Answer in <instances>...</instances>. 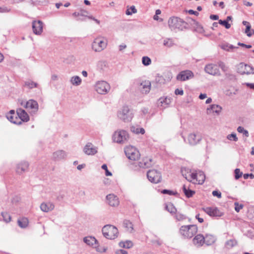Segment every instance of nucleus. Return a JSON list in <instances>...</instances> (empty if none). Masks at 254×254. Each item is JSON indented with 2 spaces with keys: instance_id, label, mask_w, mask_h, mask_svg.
Listing matches in <instances>:
<instances>
[{
  "instance_id": "41",
  "label": "nucleus",
  "mask_w": 254,
  "mask_h": 254,
  "mask_svg": "<svg viewBox=\"0 0 254 254\" xmlns=\"http://www.w3.org/2000/svg\"><path fill=\"white\" fill-rule=\"evenodd\" d=\"M194 27L195 29V30L199 33H202L204 32V30L203 29V28L202 26L198 22L194 21Z\"/></svg>"
},
{
  "instance_id": "26",
  "label": "nucleus",
  "mask_w": 254,
  "mask_h": 254,
  "mask_svg": "<svg viewBox=\"0 0 254 254\" xmlns=\"http://www.w3.org/2000/svg\"><path fill=\"white\" fill-rule=\"evenodd\" d=\"M140 86H142V92L143 93L147 94L149 93L151 87V83L149 81H143L141 83Z\"/></svg>"
},
{
  "instance_id": "1",
  "label": "nucleus",
  "mask_w": 254,
  "mask_h": 254,
  "mask_svg": "<svg viewBox=\"0 0 254 254\" xmlns=\"http://www.w3.org/2000/svg\"><path fill=\"white\" fill-rule=\"evenodd\" d=\"M187 22L178 17L173 16L168 20V26L172 31H183L187 28Z\"/></svg>"
},
{
  "instance_id": "52",
  "label": "nucleus",
  "mask_w": 254,
  "mask_h": 254,
  "mask_svg": "<svg viewBox=\"0 0 254 254\" xmlns=\"http://www.w3.org/2000/svg\"><path fill=\"white\" fill-rule=\"evenodd\" d=\"M234 173H235V178L236 180H238L243 175V173L242 172H241L240 170L238 168H237L235 170Z\"/></svg>"
},
{
  "instance_id": "14",
  "label": "nucleus",
  "mask_w": 254,
  "mask_h": 254,
  "mask_svg": "<svg viewBox=\"0 0 254 254\" xmlns=\"http://www.w3.org/2000/svg\"><path fill=\"white\" fill-rule=\"evenodd\" d=\"M201 135L198 133H190L188 137V143L190 145H195L201 140Z\"/></svg>"
},
{
  "instance_id": "10",
  "label": "nucleus",
  "mask_w": 254,
  "mask_h": 254,
  "mask_svg": "<svg viewBox=\"0 0 254 254\" xmlns=\"http://www.w3.org/2000/svg\"><path fill=\"white\" fill-rule=\"evenodd\" d=\"M21 105L29 111L31 114H36L39 109L37 102L33 99H30L26 103L22 102Z\"/></svg>"
},
{
  "instance_id": "9",
  "label": "nucleus",
  "mask_w": 254,
  "mask_h": 254,
  "mask_svg": "<svg viewBox=\"0 0 254 254\" xmlns=\"http://www.w3.org/2000/svg\"><path fill=\"white\" fill-rule=\"evenodd\" d=\"M147 177L148 180L154 184L160 183L162 180L161 174L156 170H149L147 173Z\"/></svg>"
},
{
  "instance_id": "38",
  "label": "nucleus",
  "mask_w": 254,
  "mask_h": 254,
  "mask_svg": "<svg viewBox=\"0 0 254 254\" xmlns=\"http://www.w3.org/2000/svg\"><path fill=\"white\" fill-rule=\"evenodd\" d=\"M24 85L29 89L38 87V84L32 80H29L24 82Z\"/></svg>"
},
{
  "instance_id": "45",
  "label": "nucleus",
  "mask_w": 254,
  "mask_h": 254,
  "mask_svg": "<svg viewBox=\"0 0 254 254\" xmlns=\"http://www.w3.org/2000/svg\"><path fill=\"white\" fill-rule=\"evenodd\" d=\"M198 184H202L205 181V176L203 172H199L198 173Z\"/></svg>"
},
{
  "instance_id": "2",
  "label": "nucleus",
  "mask_w": 254,
  "mask_h": 254,
  "mask_svg": "<svg viewBox=\"0 0 254 254\" xmlns=\"http://www.w3.org/2000/svg\"><path fill=\"white\" fill-rule=\"evenodd\" d=\"M112 139L114 142L119 144H125L129 139V134L125 130H118L114 133Z\"/></svg>"
},
{
  "instance_id": "58",
  "label": "nucleus",
  "mask_w": 254,
  "mask_h": 254,
  "mask_svg": "<svg viewBox=\"0 0 254 254\" xmlns=\"http://www.w3.org/2000/svg\"><path fill=\"white\" fill-rule=\"evenodd\" d=\"M234 205H235V210L237 212H239L240 210L241 209H242L244 206L243 204H239L238 202H235Z\"/></svg>"
},
{
  "instance_id": "36",
  "label": "nucleus",
  "mask_w": 254,
  "mask_h": 254,
  "mask_svg": "<svg viewBox=\"0 0 254 254\" xmlns=\"http://www.w3.org/2000/svg\"><path fill=\"white\" fill-rule=\"evenodd\" d=\"M130 130L131 132L136 133L139 134L141 133V134H143L145 133V130L142 127H138L132 126L130 127Z\"/></svg>"
},
{
  "instance_id": "64",
  "label": "nucleus",
  "mask_w": 254,
  "mask_h": 254,
  "mask_svg": "<svg viewBox=\"0 0 254 254\" xmlns=\"http://www.w3.org/2000/svg\"><path fill=\"white\" fill-rule=\"evenodd\" d=\"M116 254H127V252L126 250L121 249V250H117L116 252Z\"/></svg>"
},
{
  "instance_id": "62",
  "label": "nucleus",
  "mask_w": 254,
  "mask_h": 254,
  "mask_svg": "<svg viewBox=\"0 0 254 254\" xmlns=\"http://www.w3.org/2000/svg\"><path fill=\"white\" fill-rule=\"evenodd\" d=\"M10 11V9L7 7H0V12L1 13L9 12Z\"/></svg>"
},
{
  "instance_id": "20",
  "label": "nucleus",
  "mask_w": 254,
  "mask_h": 254,
  "mask_svg": "<svg viewBox=\"0 0 254 254\" xmlns=\"http://www.w3.org/2000/svg\"><path fill=\"white\" fill-rule=\"evenodd\" d=\"M29 163L26 161H23L18 163L16 168V171L17 174H21L28 171Z\"/></svg>"
},
{
  "instance_id": "42",
  "label": "nucleus",
  "mask_w": 254,
  "mask_h": 254,
  "mask_svg": "<svg viewBox=\"0 0 254 254\" xmlns=\"http://www.w3.org/2000/svg\"><path fill=\"white\" fill-rule=\"evenodd\" d=\"M237 245V241L235 240L231 239L227 241L225 243L226 247L228 249H231Z\"/></svg>"
},
{
  "instance_id": "53",
  "label": "nucleus",
  "mask_w": 254,
  "mask_h": 254,
  "mask_svg": "<svg viewBox=\"0 0 254 254\" xmlns=\"http://www.w3.org/2000/svg\"><path fill=\"white\" fill-rule=\"evenodd\" d=\"M218 23L224 26L226 29H229L231 27L230 24L228 23L227 20H219Z\"/></svg>"
},
{
  "instance_id": "51",
  "label": "nucleus",
  "mask_w": 254,
  "mask_h": 254,
  "mask_svg": "<svg viewBox=\"0 0 254 254\" xmlns=\"http://www.w3.org/2000/svg\"><path fill=\"white\" fill-rule=\"evenodd\" d=\"M237 131L240 133H243L244 135H245L246 137H248L249 135L248 131L245 129L244 128L242 127H239L237 128Z\"/></svg>"
},
{
  "instance_id": "6",
  "label": "nucleus",
  "mask_w": 254,
  "mask_h": 254,
  "mask_svg": "<svg viewBox=\"0 0 254 254\" xmlns=\"http://www.w3.org/2000/svg\"><path fill=\"white\" fill-rule=\"evenodd\" d=\"M124 151L127 158L132 161L138 160L140 156L139 151L133 146H128L125 148Z\"/></svg>"
},
{
  "instance_id": "24",
  "label": "nucleus",
  "mask_w": 254,
  "mask_h": 254,
  "mask_svg": "<svg viewBox=\"0 0 254 254\" xmlns=\"http://www.w3.org/2000/svg\"><path fill=\"white\" fill-rule=\"evenodd\" d=\"M151 159L147 158L143 159L141 161L138 163V168H147L151 166Z\"/></svg>"
},
{
  "instance_id": "22",
  "label": "nucleus",
  "mask_w": 254,
  "mask_h": 254,
  "mask_svg": "<svg viewBox=\"0 0 254 254\" xmlns=\"http://www.w3.org/2000/svg\"><path fill=\"white\" fill-rule=\"evenodd\" d=\"M55 208L54 204L50 201L43 202L40 205L41 210L44 212L52 211Z\"/></svg>"
},
{
  "instance_id": "44",
  "label": "nucleus",
  "mask_w": 254,
  "mask_h": 254,
  "mask_svg": "<svg viewBox=\"0 0 254 254\" xmlns=\"http://www.w3.org/2000/svg\"><path fill=\"white\" fill-rule=\"evenodd\" d=\"M163 45L165 47L170 48L174 45V43L172 39L170 38H166L163 41Z\"/></svg>"
},
{
  "instance_id": "39",
  "label": "nucleus",
  "mask_w": 254,
  "mask_h": 254,
  "mask_svg": "<svg viewBox=\"0 0 254 254\" xmlns=\"http://www.w3.org/2000/svg\"><path fill=\"white\" fill-rule=\"evenodd\" d=\"M166 209L171 214L176 213L177 209L172 203H168L166 205Z\"/></svg>"
},
{
  "instance_id": "31",
  "label": "nucleus",
  "mask_w": 254,
  "mask_h": 254,
  "mask_svg": "<svg viewBox=\"0 0 254 254\" xmlns=\"http://www.w3.org/2000/svg\"><path fill=\"white\" fill-rule=\"evenodd\" d=\"M83 241L87 245L89 246H93L96 244L97 240L93 237H86L83 239Z\"/></svg>"
},
{
  "instance_id": "18",
  "label": "nucleus",
  "mask_w": 254,
  "mask_h": 254,
  "mask_svg": "<svg viewBox=\"0 0 254 254\" xmlns=\"http://www.w3.org/2000/svg\"><path fill=\"white\" fill-rule=\"evenodd\" d=\"M83 151L86 155H93L97 152V148L91 143H88L84 147Z\"/></svg>"
},
{
  "instance_id": "48",
  "label": "nucleus",
  "mask_w": 254,
  "mask_h": 254,
  "mask_svg": "<svg viewBox=\"0 0 254 254\" xmlns=\"http://www.w3.org/2000/svg\"><path fill=\"white\" fill-rule=\"evenodd\" d=\"M245 33L248 37H251L254 34V30L253 29H251V24L246 27Z\"/></svg>"
},
{
  "instance_id": "30",
  "label": "nucleus",
  "mask_w": 254,
  "mask_h": 254,
  "mask_svg": "<svg viewBox=\"0 0 254 254\" xmlns=\"http://www.w3.org/2000/svg\"><path fill=\"white\" fill-rule=\"evenodd\" d=\"M0 221H3L6 223H8L11 221V216L7 212H2L0 214Z\"/></svg>"
},
{
  "instance_id": "63",
  "label": "nucleus",
  "mask_w": 254,
  "mask_h": 254,
  "mask_svg": "<svg viewBox=\"0 0 254 254\" xmlns=\"http://www.w3.org/2000/svg\"><path fill=\"white\" fill-rule=\"evenodd\" d=\"M176 95H183L184 94V91L182 89H176L175 91Z\"/></svg>"
},
{
  "instance_id": "19",
  "label": "nucleus",
  "mask_w": 254,
  "mask_h": 254,
  "mask_svg": "<svg viewBox=\"0 0 254 254\" xmlns=\"http://www.w3.org/2000/svg\"><path fill=\"white\" fill-rule=\"evenodd\" d=\"M16 113L19 121L27 122L29 120V117L24 110L19 108L17 110Z\"/></svg>"
},
{
  "instance_id": "7",
  "label": "nucleus",
  "mask_w": 254,
  "mask_h": 254,
  "mask_svg": "<svg viewBox=\"0 0 254 254\" xmlns=\"http://www.w3.org/2000/svg\"><path fill=\"white\" fill-rule=\"evenodd\" d=\"M92 49L96 52L103 51L107 46V42L102 37H97L94 39L92 43Z\"/></svg>"
},
{
  "instance_id": "35",
  "label": "nucleus",
  "mask_w": 254,
  "mask_h": 254,
  "mask_svg": "<svg viewBox=\"0 0 254 254\" xmlns=\"http://www.w3.org/2000/svg\"><path fill=\"white\" fill-rule=\"evenodd\" d=\"M183 190L184 193H185V195L188 197L190 198L191 197L194 193L195 191L193 190H192L189 188H187L186 186L185 185H184L183 187Z\"/></svg>"
},
{
  "instance_id": "33",
  "label": "nucleus",
  "mask_w": 254,
  "mask_h": 254,
  "mask_svg": "<svg viewBox=\"0 0 254 254\" xmlns=\"http://www.w3.org/2000/svg\"><path fill=\"white\" fill-rule=\"evenodd\" d=\"M220 47L224 50L227 51H232L233 49L238 48V47H234L233 45H231L227 43H224L220 45Z\"/></svg>"
},
{
  "instance_id": "50",
  "label": "nucleus",
  "mask_w": 254,
  "mask_h": 254,
  "mask_svg": "<svg viewBox=\"0 0 254 254\" xmlns=\"http://www.w3.org/2000/svg\"><path fill=\"white\" fill-rule=\"evenodd\" d=\"M155 82L159 85H161L165 83V79L162 76H157L155 78Z\"/></svg>"
},
{
  "instance_id": "28",
  "label": "nucleus",
  "mask_w": 254,
  "mask_h": 254,
  "mask_svg": "<svg viewBox=\"0 0 254 254\" xmlns=\"http://www.w3.org/2000/svg\"><path fill=\"white\" fill-rule=\"evenodd\" d=\"M18 226L21 228H26L29 224L28 219L26 217H22L17 221Z\"/></svg>"
},
{
  "instance_id": "32",
  "label": "nucleus",
  "mask_w": 254,
  "mask_h": 254,
  "mask_svg": "<svg viewBox=\"0 0 254 254\" xmlns=\"http://www.w3.org/2000/svg\"><path fill=\"white\" fill-rule=\"evenodd\" d=\"M124 226L127 229V231L129 233L133 231V227L132 223L129 220H125L123 222Z\"/></svg>"
},
{
  "instance_id": "3",
  "label": "nucleus",
  "mask_w": 254,
  "mask_h": 254,
  "mask_svg": "<svg viewBox=\"0 0 254 254\" xmlns=\"http://www.w3.org/2000/svg\"><path fill=\"white\" fill-rule=\"evenodd\" d=\"M197 227L195 225H184L180 229V233L185 238H191L196 234Z\"/></svg>"
},
{
  "instance_id": "27",
  "label": "nucleus",
  "mask_w": 254,
  "mask_h": 254,
  "mask_svg": "<svg viewBox=\"0 0 254 254\" xmlns=\"http://www.w3.org/2000/svg\"><path fill=\"white\" fill-rule=\"evenodd\" d=\"M204 240L205 244L207 246H210L215 243L216 241L215 237L210 234H206L204 236Z\"/></svg>"
},
{
  "instance_id": "8",
  "label": "nucleus",
  "mask_w": 254,
  "mask_h": 254,
  "mask_svg": "<svg viewBox=\"0 0 254 254\" xmlns=\"http://www.w3.org/2000/svg\"><path fill=\"white\" fill-rule=\"evenodd\" d=\"M238 73L240 74H254V68L250 64L244 63H241L236 66Z\"/></svg>"
},
{
  "instance_id": "37",
  "label": "nucleus",
  "mask_w": 254,
  "mask_h": 254,
  "mask_svg": "<svg viewBox=\"0 0 254 254\" xmlns=\"http://www.w3.org/2000/svg\"><path fill=\"white\" fill-rule=\"evenodd\" d=\"M181 173L183 175V176L186 179L188 178V176L190 175V170L187 168L186 167H183L181 168Z\"/></svg>"
},
{
  "instance_id": "57",
  "label": "nucleus",
  "mask_w": 254,
  "mask_h": 254,
  "mask_svg": "<svg viewBox=\"0 0 254 254\" xmlns=\"http://www.w3.org/2000/svg\"><path fill=\"white\" fill-rule=\"evenodd\" d=\"M175 217L178 221H182L186 219V216L185 215L179 213L176 214Z\"/></svg>"
},
{
  "instance_id": "49",
  "label": "nucleus",
  "mask_w": 254,
  "mask_h": 254,
  "mask_svg": "<svg viewBox=\"0 0 254 254\" xmlns=\"http://www.w3.org/2000/svg\"><path fill=\"white\" fill-rule=\"evenodd\" d=\"M192 180H196L198 182V174L196 173H191L188 176L187 180L189 182H191Z\"/></svg>"
},
{
  "instance_id": "25",
  "label": "nucleus",
  "mask_w": 254,
  "mask_h": 254,
  "mask_svg": "<svg viewBox=\"0 0 254 254\" xmlns=\"http://www.w3.org/2000/svg\"><path fill=\"white\" fill-rule=\"evenodd\" d=\"M221 110L222 107L216 104L211 105L210 107L207 109V113H210L211 111H212V112L215 113L217 115L220 114Z\"/></svg>"
},
{
  "instance_id": "46",
  "label": "nucleus",
  "mask_w": 254,
  "mask_h": 254,
  "mask_svg": "<svg viewBox=\"0 0 254 254\" xmlns=\"http://www.w3.org/2000/svg\"><path fill=\"white\" fill-rule=\"evenodd\" d=\"M219 67L222 69L224 72H226L229 70V67L227 66L224 63L220 61L218 63Z\"/></svg>"
},
{
  "instance_id": "15",
  "label": "nucleus",
  "mask_w": 254,
  "mask_h": 254,
  "mask_svg": "<svg viewBox=\"0 0 254 254\" xmlns=\"http://www.w3.org/2000/svg\"><path fill=\"white\" fill-rule=\"evenodd\" d=\"M205 71L212 75H220V72L217 66L214 64H208L204 67Z\"/></svg>"
},
{
  "instance_id": "5",
  "label": "nucleus",
  "mask_w": 254,
  "mask_h": 254,
  "mask_svg": "<svg viewBox=\"0 0 254 254\" xmlns=\"http://www.w3.org/2000/svg\"><path fill=\"white\" fill-rule=\"evenodd\" d=\"M103 236L108 239L113 240L118 236V229L112 225L104 226L102 230Z\"/></svg>"
},
{
  "instance_id": "11",
  "label": "nucleus",
  "mask_w": 254,
  "mask_h": 254,
  "mask_svg": "<svg viewBox=\"0 0 254 254\" xmlns=\"http://www.w3.org/2000/svg\"><path fill=\"white\" fill-rule=\"evenodd\" d=\"M95 88L99 94H106L109 91L110 86L105 81H99L96 83Z\"/></svg>"
},
{
  "instance_id": "40",
  "label": "nucleus",
  "mask_w": 254,
  "mask_h": 254,
  "mask_svg": "<svg viewBox=\"0 0 254 254\" xmlns=\"http://www.w3.org/2000/svg\"><path fill=\"white\" fill-rule=\"evenodd\" d=\"M119 246L120 247L124 248L129 249L132 247L133 246V244L130 241H127L126 242H121L119 243Z\"/></svg>"
},
{
  "instance_id": "47",
  "label": "nucleus",
  "mask_w": 254,
  "mask_h": 254,
  "mask_svg": "<svg viewBox=\"0 0 254 254\" xmlns=\"http://www.w3.org/2000/svg\"><path fill=\"white\" fill-rule=\"evenodd\" d=\"M142 63L144 65L148 66L151 64V60L148 57L144 56L142 58Z\"/></svg>"
},
{
  "instance_id": "29",
  "label": "nucleus",
  "mask_w": 254,
  "mask_h": 254,
  "mask_svg": "<svg viewBox=\"0 0 254 254\" xmlns=\"http://www.w3.org/2000/svg\"><path fill=\"white\" fill-rule=\"evenodd\" d=\"M6 118L8 121H9L11 123H12L16 125H21V122L19 121V119L17 116H14L12 115H6Z\"/></svg>"
},
{
  "instance_id": "56",
  "label": "nucleus",
  "mask_w": 254,
  "mask_h": 254,
  "mask_svg": "<svg viewBox=\"0 0 254 254\" xmlns=\"http://www.w3.org/2000/svg\"><path fill=\"white\" fill-rule=\"evenodd\" d=\"M227 138L230 140H234L235 141H237L238 140V137L236 136V134L235 133L228 135Z\"/></svg>"
},
{
  "instance_id": "60",
  "label": "nucleus",
  "mask_w": 254,
  "mask_h": 254,
  "mask_svg": "<svg viewBox=\"0 0 254 254\" xmlns=\"http://www.w3.org/2000/svg\"><path fill=\"white\" fill-rule=\"evenodd\" d=\"M250 177L251 179H253L254 178V175L252 173L251 174H245L243 175V178L244 179L247 180Z\"/></svg>"
},
{
  "instance_id": "34",
  "label": "nucleus",
  "mask_w": 254,
  "mask_h": 254,
  "mask_svg": "<svg viewBox=\"0 0 254 254\" xmlns=\"http://www.w3.org/2000/svg\"><path fill=\"white\" fill-rule=\"evenodd\" d=\"M70 81L73 85L78 86L81 83V79L78 76H74L71 78Z\"/></svg>"
},
{
  "instance_id": "54",
  "label": "nucleus",
  "mask_w": 254,
  "mask_h": 254,
  "mask_svg": "<svg viewBox=\"0 0 254 254\" xmlns=\"http://www.w3.org/2000/svg\"><path fill=\"white\" fill-rule=\"evenodd\" d=\"M136 9L134 6H132L130 7V9H127L126 13L127 15H129L132 14V13H135L136 12Z\"/></svg>"
},
{
  "instance_id": "21",
  "label": "nucleus",
  "mask_w": 254,
  "mask_h": 254,
  "mask_svg": "<svg viewBox=\"0 0 254 254\" xmlns=\"http://www.w3.org/2000/svg\"><path fill=\"white\" fill-rule=\"evenodd\" d=\"M193 244L197 247H201L204 244V236L202 234L196 235L192 240Z\"/></svg>"
},
{
  "instance_id": "43",
  "label": "nucleus",
  "mask_w": 254,
  "mask_h": 254,
  "mask_svg": "<svg viewBox=\"0 0 254 254\" xmlns=\"http://www.w3.org/2000/svg\"><path fill=\"white\" fill-rule=\"evenodd\" d=\"M225 77L226 79L231 81H234L236 79V76L229 70L225 73Z\"/></svg>"
},
{
  "instance_id": "23",
  "label": "nucleus",
  "mask_w": 254,
  "mask_h": 254,
  "mask_svg": "<svg viewBox=\"0 0 254 254\" xmlns=\"http://www.w3.org/2000/svg\"><path fill=\"white\" fill-rule=\"evenodd\" d=\"M66 156V152L64 150H58L53 153V158L55 161L64 159Z\"/></svg>"
},
{
  "instance_id": "16",
  "label": "nucleus",
  "mask_w": 254,
  "mask_h": 254,
  "mask_svg": "<svg viewBox=\"0 0 254 254\" xmlns=\"http://www.w3.org/2000/svg\"><path fill=\"white\" fill-rule=\"evenodd\" d=\"M106 202L112 207H117L119 205L120 201L117 196L111 193L106 196Z\"/></svg>"
},
{
  "instance_id": "17",
  "label": "nucleus",
  "mask_w": 254,
  "mask_h": 254,
  "mask_svg": "<svg viewBox=\"0 0 254 254\" xmlns=\"http://www.w3.org/2000/svg\"><path fill=\"white\" fill-rule=\"evenodd\" d=\"M43 28V23L42 21H34L32 22V29L33 32L36 35H40Z\"/></svg>"
},
{
  "instance_id": "13",
  "label": "nucleus",
  "mask_w": 254,
  "mask_h": 254,
  "mask_svg": "<svg viewBox=\"0 0 254 254\" xmlns=\"http://www.w3.org/2000/svg\"><path fill=\"white\" fill-rule=\"evenodd\" d=\"M204 212L211 217H221L223 215L218 208L216 207H208L203 208Z\"/></svg>"
},
{
  "instance_id": "59",
  "label": "nucleus",
  "mask_w": 254,
  "mask_h": 254,
  "mask_svg": "<svg viewBox=\"0 0 254 254\" xmlns=\"http://www.w3.org/2000/svg\"><path fill=\"white\" fill-rule=\"evenodd\" d=\"M162 193L163 194H168L170 195H175V194H177V192H174L172 190H166V189L162 190Z\"/></svg>"
},
{
  "instance_id": "4",
  "label": "nucleus",
  "mask_w": 254,
  "mask_h": 254,
  "mask_svg": "<svg viewBox=\"0 0 254 254\" xmlns=\"http://www.w3.org/2000/svg\"><path fill=\"white\" fill-rule=\"evenodd\" d=\"M118 118L124 122H129L131 121L133 114L132 111L128 106H124L118 112Z\"/></svg>"
},
{
  "instance_id": "61",
  "label": "nucleus",
  "mask_w": 254,
  "mask_h": 254,
  "mask_svg": "<svg viewBox=\"0 0 254 254\" xmlns=\"http://www.w3.org/2000/svg\"><path fill=\"white\" fill-rule=\"evenodd\" d=\"M212 193L213 196H217L219 198H221L222 196L221 192L218 190H214L212 191Z\"/></svg>"
},
{
  "instance_id": "55",
  "label": "nucleus",
  "mask_w": 254,
  "mask_h": 254,
  "mask_svg": "<svg viewBox=\"0 0 254 254\" xmlns=\"http://www.w3.org/2000/svg\"><path fill=\"white\" fill-rule=\"evenodd\" d=\"M101 168L105 171V175L107 176H111L112 174L111 172H110L108 169L106 164H104L102 165Z\"/></svg>"
},
{
  "instance_id": "12",
  "label": "nucleus",
  "mask_w": 254,
  "mask_h": 254,
  "mask_svg": "<svg viewBox=\"0 0 254 254\" xmlns=\"http://www.w3.org/2000/svg\"><path fill=\"white\" fill-rule=\"evenodd\" d=\"M193 72L190 70H186L181 71L177 76V79L179 81H184L189 80L193 77Z\"/></svg>"
}]
</instances>
